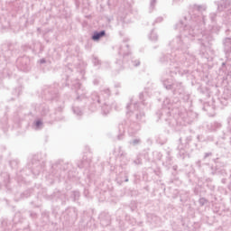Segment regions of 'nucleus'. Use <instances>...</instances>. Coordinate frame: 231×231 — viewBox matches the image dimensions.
Returning a JSON list of instances; mask_svg holds the SVG:
<instances>
[{"mask_svg":"<svg viewBox=\"0 0 231 231\" xmlns=\"http://www.w3.org/2000/svg\"><path fill=\"white\" fill-rule=\"evenodd\" d=\"M106 35V32H96L94 35H93V37H92V39H93V41H98V39H100V37H104Z\"/></svg>","mask_w":231,"mask_h":231,"instance_id":"nucleus-1","label":"nucleus"},{"mask_svg":"<svg viewBox=\"0 0 231 231\" xmlns=\"http://www.w3.org/2000/svg\"><path fill=\"white\" fill-rule=\"evenodd\" d=\"M36 124H37V125H41V122H39V121Z\"/></svg>","mask_w":231,"mask_h":231,"instance_id":"nucleus-2","label":"nucleus"}]
</instances>
